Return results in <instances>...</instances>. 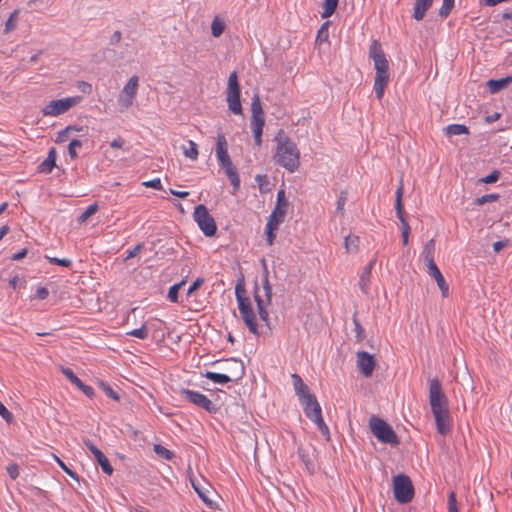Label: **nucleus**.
Segmentation results:
<instances>
[{
	"label": "nucleus",
	"instance_id": "obj_2",
	"mask_svg": "<svg viewBox=\"0 0 512 512\" xmlns=\"http://www.w3.org/2000/svg\"><path fill=\"white\" fill-rule=\"evenodd\" d=\"M369 57L373 60L376 70L374 90L377 99L381 100L389 83V62L378 40L372 41L369 47Z\"/></svg>",
	"mask_w": 512,
	"mask_h": 512
},
{
	"label": "nucleus",
	"instance_id": "obj_48",
	"mask_svg": "<svg viewBox=\"0 0 512 512\" xmlns=\"http://www.w3.org/2000/svg\"><path fill=\"white\" fill-rule=\"evenodd\" d=\"M264 125H265L264 114L263 115H252V117H251L252 130L258 129V128H259V130H263Z\"/></svg>",
	"mask_w": 512,
	"mask_h": 512
},
{
	"label": "nucleus",
	"instance_id": "obj_16",
	"mask_svg": "<svg viewBox=\"0 0 512 512\" xmlns=\"http://www.w3.org/2000/svg\"><path fill=\"white\" fill-rule=\"evenodd\" d=\"M356 358L357 367L361 374L365 377H370L376 366L374 356L366 351H358L356 353Z\"/></svg>",
	"mask_w": 512,
	"mask_h": 512
},
{
	"label": "nucleus",
	"instance_id": "obj_24",
	"mask_svg": "<svg viewBox=\"0 0 512 512\" xmlns=\"http://www.w3.org/2000/svg\"><path fill=\"white\" fill-rule=\"evenodd\" d=\"M433 0H415L413 8V18L417 21H421L426 12L431 8Z\"/></svg>",
	"mask_w": 512,
	"mask_h": 512
},
{
	"label": "nucleus",
	"instance_id": "obj_58",
	"mask_svg": "<svg viewBox=\"0 0 512 512\" xmlns=\"http://www.w3.org/2000/svg\"><path fill=\"white\" fill-rule=\"evenodd\" d=\"M500 177V172L498 170L492 171L489 175H487L485 178L481 179L483 183L491 184L498 181Z\"/></svg>",
	"mask_w": 512,
	"mask_h": 512
},
{
	"label": "nucleus",
	"instance_id": "obj_38",
	"mask_svg": "<svg viewBox=\"0 0 512 512\" xmlns=\"http://www.w3.org/2000/svg\"><path fill=\"white\" fill-rule=\"evenodd\" d=\"M153 450L159 457L165 460H172L174 458V453L160 444H155Z\"/></svg>",
	"mask_w": 512,
	"mask_h": 512
},
{
	"label": "nucleus",
	"instance_id": "obj_20",
	"mask_svg": "<svg viewBox=\"0 0 512 512\" xmlns=\"http://www.w3.org/2000/svg\"><path fill=\"white\" fill-rule=\"evenodd\" d=\"M428 269V273L431 277H433L441 291V294L444 298L449 296V285L446 282L444 276L442 275L441 271L437 267L436 263H431L430 265L426 266Z\"/></svg>",
	"mask_w": 512,
	"mask_h": 512
},
{
	"label": "nucleus",
	"instance_id": "obj_44",
	"mask_svg": "<svg viewBox=\"0 0 512 512\" xmlns=\"http://www.w3.org/2000/svg\"><path fill=\"white\" fill-rule=\"evenodd\" d=\"M353 323H354V326H355V333H356L355 337H356L357 341L364 340V338H365V330L362 327V325L359 322V320L357 319L356 314L353 316Z\"/></svg>",
	"mask_w": 512,
	"mask_h": 512
},
{
	"label": "nucleus",
	"instance_id": "obj_57",
	"mask_svg": "<svg viewBox=\"0 0 512 512\" xmlns=\"http://www.w3.org/2000/svg\"><path fill=\"white\" fill-rule=\"evenodd\" d=\"M0 416L7 422L11 423L13 421L12 413L2 404L0 401Z\"/></svg>",
	"mask_w": 512,
	"mask_h": 512
},
{
	"label": "nucleus",
	"instance_id": "obj_37",
	"mask_svg": "<svg viewBox=\"0 0 512 512\" xmlns=\"http://www.w3.org/2000/svg\"><path fill=\"white\" fill-rule=\"evenodd\" d=\"M204 376L207 379H209L215 383H219V384H225V383L229 382V377H227L226 374H224V373H216V372L208 371L204 374Z\"/></svg>",
	"mask_w": 512,
	"mask_h": 512
},
{
	"label": "nucleus",
	"instance_id": "obj_55",
	"mask_svg": "<svg viewBox=\"0 0 512 512\" xmlns=\"http://www.w3.org/2000/svg\"><path fill=\"white\" fill-rule=\"evenodd\" d=\"M100 386L108 397H110L116 401H118L120 399L118 393L116 391H114L110 385H108L104 382H101Z\"/></svg>",
	"mask_w": 512,
	"mask_h": 512
},
{
	"label": "nucleus",
	"instance_id": "obj_14",
	"mask_svg": "<svg viewBox=\"0 0 512 512\" xmlns=\"http://www.w3.org/2000/svg\"><path fill=\"white\" fill-rule=\"evenodd\" d=\"M287 207L288 201L285 196V191L283 189H280L277 193L276 206L271 215L269 216L268 221H271L276 225H280L284 221V218L286 216Z\"/></svg>",
	"mask_w": 512,
	"mask_h": 512
},
{
	"label": "nucleus",
	"instance_id": "obj_10",
	"mask_svg": "<svg viewBox=\"0 0 512 512\" xmlns=\"http://www.w3.org/2000/svg\"><path fill=\"white\" fill-rule=\"evenodd\" d=\"M80 100L81 97L79 96L53 100L41 109V113L43 116L55 117L66 113L72 107L76 106Z\"/></svg>",
	"mask_w": 512,
	"mask_h": 512
},
{
	"label": "nucleus",
	"instance_id": "obj_59",
	"mask_svg": "<svg viewBox=\"0 0 512 512\" xmlns=\"http://www.w3.org/2000/svg\"><path fill=\"white\" fill-rule=\"evenodd\" d=\"M448 512H458L457 501L454 492H451L448 497Z\"/></svg>",
	"mask_w": 512,
	"mask_h": 512
},
{
	"label": "nucleus",
	"instance_id": "obj_61",
	"mask_svg": "<svg viewBox=\"0 0 512 512\" xmlns=\"http://www.w3.org/2000/svg\"><path fill=\"white\" fill-rule=\"evenodd\" d=\"M204 283V279L203 278H197L193 283L192 285L189 287L188 291H187V295H191L193 294L198 288L201 287V285Z\"/></svg>",
	"mask_w": 512,
	"mask_h": 512
},
{
	"label": "nucleus",
	"instance_id": "obj_34",
	"mask_svg": "<svg viewBox=\"0 0 512 512\" xmlns=\"http://www.w3.org/2000/svg\"><path fill=\"white\" fill-rule=\"evenodd\" d=\"M18 16H19V10L18 9H15L10 14L9 18L7 19V21L5 23V29H4V33L5 34H8L11 31L16 29Z\"/></svg>",
	"mask_w": 512,
	"mask_h": 512
},
{
	"label": "nucleus",
	"instance_id": "obj_29",
	"mask_svg": "<svg viewBox=\"0 0 512 512\" xmlns=\"http://www.w3.org/2000/svg\"><path fill=\"white\" fill-rule=\"evenodd\" d=\"M434 252H435V241L434 239H430L424 246L423 249V257L425 260V264L430 265L431 263H435L434 261Z\"/></svg>",
	"mask_w": 512,
	"mask_h": 512
},
{
	"label": "nucleus",
	"instance_id": "obj_51",
	"mask_svg": "<svg viewBox=\"0 0 512 512\" xmlns=\"http://www.w3.org/2000/svg\"><path fill=\"white\" fill-rule=\"evenodd\" d=\"M316 414L314 413L313 416L311 418H309L311 421H313L316 425H317V428L321 427V426H324L326 423L324 422V419L322 417V409H321V406L320 405H317L316 407Z\"/></svg>",
	"mask_w": 512,
	"mask_h": 512
},
{
	"label": "nucleus",
	"instance_id": "obj_6",
	"mask_svg": "<svg viewBox=\"0 0 512 512\" xmlns=\"http://www.w3.org/2000/svg\"><path fill=\"white\" fill-rule=\"evenodd\" d=\"M263 265H264L263 290H264V294H265V299H263L259 295L257 287L255 290L254 299L257 304V310H258V314H259L261 321H263L265 323V325L268 327V329L271 330L267 306H269L272 301V287H271V284L268 279V269H267V266H266L264 260H263Z\"/></svg>",
	"mask_w": 512,
	"mask_h": 512
},
{
	"label": "nucleus",
	"instance_id": "obj_25",
	"mask_svg": "<svg viewBox=\"0 0 512 512\" xmlns=\"http://www.w3.org/2000/svg\"><path fill=\"white\" fill-rule=\"evenodd\" d=\"M56 158L57 152L54 147H52L49 152L47 158L38 166L37 170L40 173H50L53 168L56 166Z\"/></svg>",
	"mask_w": 512,
	"mask_h": 512
},
{
	"label": "nucleus",
	"instance_id": "obj_1",
	"mask_svg": "<svg viewBox=\"0 0 512 512\" xmlns=\"http://www.w3.org/2000/svg\"><path fill=\"white\" fill-rule=\"evenodd\" d=\"M274 140L276 142L275 162L291 173L298 170L300 151L296 143L282 129L278 131Z\"/></svg>",
	"mask_w": 512,
	"mask_h": 512
},
{
	"label": "nucleus",
	"instance_id": "obj_62",
	"mask_svg": "<svg viewBox=\"0 0 512 512\" xmlns=\"http://www.w3.org/2000/svg\"><path fill=\"white\" fill-rule=\"evenodd\" d=\"M7 473L12 479H16L19 475V467L17 464H11L7 467Z\"/></svg>",
	"mask_w": 512,
	"mask_h": 512
},
{
	"label": "nucleus",
	"instance_id": "obj_28",
	"mask_svg": "<svg viewBox=\"0 0 512 512\" xmlns=\"http://www.w3.org/2000/svg\"><path fill=\"white\" fill-rule=\"evenodd\" d=\"M512 83V76H507L498 80H489L487 85L492 93L499 92L500 90L506 88L509 84Z\"/></svg>",
	"mask_w": 512,
	"mask_h": 512
},
{
	"label": "nucleus",
	"instance_id": "obj_46",
	"mask_svg": "<svg viewBox=\"0 0 512 512\" xmlns=\"http://www.w3.org/2000/svg\"><path fill=\"white\" fill-rule=\"evenodd\" d=\"M82 146V142L78 139H73L68 146V153L71 159H77L78 154L76 152V148H80Z\"/></svg>",
	"mask_w": 512,
	"mask_h": 512
},
{
	"label": "nucleus",
	"instance_id": "obj_52",
	"mask_svg": "<svg viewBox=\"0 0 512 512\" xmlns=\"http://www.w3.org/2000/svg\"><path fill=\"white\" fill-rule=\"evenodd\" d=\"M316 414L314 413L313 416L311 418H309L311 421H313L316 425H317V428L321 427V426H324L326 423L324 422V419L322 417V409H321V406L320 405H317L316 407Z\"/></svg>",
	"mask_w": 512,
	"mask_h": 512
},
{
	"label": "nucleus",
	"instance_id": "obj_33",
	"mask_svg": "<svg viewBox=\"0 0 512 512\" xmlns=\"http://www.w3.org/2000/svg\"><path fill=\"white\" fill-rule=\"evenodd\" d=\"M338 2H339V0H324V2L322 4V7H323V11L321 14L322 18H328V17L332 16L337 8Z\"/></svg>",
	"mask_w": 512,
	"mask_h": 512
},
{
	"label": "nucleus",
	"instance_id": "obj_63",
	"mask_svg": "<svg viewBox=\"0 0 512 512\" xmlns=\"http://www.w3.org/2000/svg\"><path fill=\"white\" fill-rule=\"evenodd\" d=\"M409 235H410V226H409V224H405L404 227H402V242H403V245H407L408 244Z\"/></svg>",
	"mask_w": 512,
	"mask_h": 512
},
{
	"label": "nucleus",
	"instance_id": "obj_35",
	"mask_svg": "<svg viewBox=\"0 0 512 512\" xmlns=\"http://www.w3.org/2000/svg\"><path fill=\"white\" fill-rule=\"evenodd\" d=\"M224 29H225L224 21H222L218 17H215L211 24V33H212L213 37H216V38L220 37L223 34Z\"/></svg>",
	"mask_w": 512,
	"mask_h": 512
},
{
	"label": "nucleus",
	"instance_id": "obj_53",
	"mask_svg": "<svg viewBox=\"0 0 512 512\" xmlns=\"http://www.w3.org/2000/svg\"><path fill=\"white\" fill-rule=\"evenodd\" d=\"M130 336L139 338V339H146L148 337V330L145 325L138 329H134L127 333Z\"/></svg>",
	"mask_w": 512,
	"mask_h": 512
},
{
	"label": "nucleus",
	"instance_id": "obj_45",
	"mask_svg": "<svg viewBox=\"0 0 512 512\" xmlns=\"http://www.w3.org/2000/svg\"><path fill=\"white\" fill-rule=\"evenodd\" d=\"M454 7V0H443L442 7L439 10L441 17H447Z\"/></svg>",
	"mask_w": 512,
	"mask_h": 512
},
{
	"label": "nucleus",
	"instance_id": "obj_11",
	"mask_svg": "<svg viewBox=\"0 0 512 512\" xmlns=\"http://www.w3.org/2000/svg\"><path fill=\"white\" fill-rule=\"evenodd\" d=\"M429 402L432 412L448 409V399L438 379L429 382Z\"/></svg>",
	"mask_w": 512,
	"mask_h": 512
},
{
	"label": "nucleus",
	"instance_id": "obj_64",
	"mask_svg": "<svg viewBox=\"0 0 512 512\" xmlns=\"http://www.w3.org/2000/svg\"><path fill=\"white\" fill-rule=\"evenodd\" d=\"M78 388L88 397H92L94 394L93 388L91 386L85 385L83 382L82 385L78 386Z\"/></svg>",
	"mask_w": 512,
	"mask_h": 512
},
{
	"label": "nucleus",
	"instance_id": "obj_43",
	"mask_svg": "<svg viewBox=\"0 0 512 512\" xmlns=\"http://www.w3.org/2000/svg\"><path fill=\"white\" fill-rule=\"evenodd\" d=\"M55 461L57 462V464L60 466V468L67 474L69 475L71 478H73L74 480H76L77 482H79V477L78 475L72 471L70 468H68L66 466V464L59 458L57 457L56 455H53Z\"/></svg>",
	"mask_w": 512,
	"mask_h": 512
},
{
	"label": "nucleus",
	"instance_id": "obj_5",
	"mask_svg": "<svg viewBox=\"0 0 512 512\" xmlns=\"http://www.w3.org/2000/svg\"><path fill=\"white\" fill-rule=\"evenodd\" d=\"M369 428L372 434L382 443L391 446H398L400 440L392 427L383 419L377 416H371L369 419Z\"/></svg>",
	"mask_w": 512,
	"mask_h": 512
},
{
	"label": "nucleus",
	"instance_id": "obj_7",
	"mask_svg": "<svg viewBox=\"0 0 512 512\" xmlns=\"http://www.w3.org/2000/svg\"><path fill=\"white\" fill-rule=\"evenodd\" d=\"M393 492L395 499L402 504L409 503L414 496V487L411 479L404 474L393 478Z\"/></svg>",
	"mask_w": 512,
	"mask_h": 512
},
{
	"label": "nucleus",
	"instance_id": "obj_54",
	"mask_svg": "<svg viewBox=\"0 0 512 512\" xmlns=\"http://www.w3.org/2000/svg\"><path fill=\"white\" fill-rule=\"evenodd\" d=\"M346 201H347V192L346 191H341L340 192V195L338 197V201H337V212H339L342 216L344 215V206L346 204Z\"/></svg>",
	"mask_w": 512,
	"mask_h": 512
},
{
	"label": "nucleus",
	"instance_id": "obj_12",
	"mask_svg": "<svg viewBox=\"0 0 512 512\" xmlns=\"http://www.w3.org/2000/svg\"><path fill=\"white\" fill-rule=\"evenodd\" d=\"M139 78L137 76H132L118 97V103L122 109H128L132 106L134 98L137 94L138 90Z\"/></svg>",
	"mask_w": 512,
	"mask_h": 512
},
{
	"label": "nucleus",
	"instance_id": "obj_8",
	"mask_svg": "<svg viewBox=\"0 0 512 512\" xmlns=\"http://www.w3.org/2000/svg\"><path fill=\"white\" fill-rule=\"evenodd\" d=\"M229 110L236 114L242 115V105L240 101V86L238 83L237 72L233 71L228 78L227 96Z\"/></svg>",
	"mask_w": 512,
	"mask_h": 512
},
{
	"label": "nucleus",
	"instance_id": "obj_39",
	"mask_svg": "<svg viewBox=\"0 0 512 512\" xmlns=\"http://www.w3.org/2000/svg\"><path fill=\"white\" fill-rule=\"evenodd\" d=\"M251 112H252V115H263L264 114L260 96L258 93H255L254 96L252 97Z\"/></svg>",
	"mask_w": 512,
	"mask_h": 512
},
{
	"label": "nucleus",
	"instance_id": "obj_50",
	"mask_svg": "<svg viewBox=\"0 0 512 512\" xmlns=\"http://www.w3.org/2000/svg\"><path fill=\"white\" fill-rule=\"evenodd\" d=\"M62 373L70 380V382L77 387L82 385V381L74 374L70 368H62Z\"/></svg>",
	"mask_w": 512,
	"mask_h": 512
},
{
	"label": "nucleus",
	"instance_id": "obj_21",
	"mask_svg": "<svg viewBox=\"0 0 512 512\" xmlns=\"http://www.w3.org/2000/svg\"><path fill=\"white\" fill-rule=\"evenodd\" d=\"M298 454L305 465V468L309 474H313L315 471V463H314V457H315V449L312 446L307 447H299L298 448Z\"/></svg>",
	"mask_w": 512,
	"mask_h": 512
},
{
	"label": "nucleus",
	"instance_id": "obj_42",
	"mask_svg": "<svg viewBox=\"0 0 512 512\" xmlns=\"http://www.w3.org/2000/svg\"><path fill=\"white\" fill-rule=\"evenodd\" d=\"M279 225H276L275 223H272L271 221H268L266 224V235H267V242L269 245H272L274 242V239L276 237L274 231L278 229Z\"/></svg>",
	"mask_w": 512,
	"mask_h": 512
},
{
	"label": "nucleus",
	"instance_id": "obj_13",
	"mask_svg": "<svg viewBox=\"0 0 512 512\" xmlns=\"http://www.w3.org/2000/svg\"><path fill=\"white\" fill-rule=\"evenodd\" d=\"M180 393L189 402L204 409L205 411H207L209 413H215L217 411V408L213 404V402L209 398H207L206 395H204L200 392L183 388V389H181Z\"/></svg>",
	"mask_w": 512,
	"mask_h": 512
},
{
	"label": "nucleus",
	"instance_id": "obj_26",
	"mask_svg": "<svg viewBox=\"0 0 512 512\" xmlns=\"http://www.w3.org/2000/svg\"><path fill=\"white\" fill-rule=\"evenodd\" d=\"M376 259L371 260L368 265L364 268V271L362 272L360 279H359V287L360 290L364 294H368L369 290V283H370V275L371 271L375 265Z\"/></svg>",
	"mask_w": 512,
	"mask_h": 512
},
{
	"label": "nucleus",
	"instance_id": "obj_47",
	"mask_svg": "<svg viewBox=\"0 0 512 512\" xmlns=\"http://www.w3.org/2000/svg\"><path fill=\"white\" fill-rule=\"evenodd\" d=\"M328 23H324L321 28L318 30L317 36H316V42L317 43H323L328 41L329 32L327 28Z\"/></svg>",
	"mask_w": 512,
	"mask_h": 512
},
{
	"label": "nucleus",
	"instance_id": "obj_9",
	"mask_svg": "<svg viewBox=\"0 0 512 512\" xmlns=\"http://www.w3.org/2000/svg\"><path fill=\"white\" fill-rule=\"evenodd\" d=\"M194 220L205 236L211 237L216 234L217 226L214 218L209 214L207 207L200 204L194 209Z\"/></svg>",
	"mask_w": 512,
	"mask_h": 512
},
{
	"label": "nucleus",
	"instance_id": "obj_23",
	"mask_svg": "<svg viewBox=\"0 0 512 512\" xmlns=\"http://www.w3.org/2000/svg\"><path fill=\"white\" fill-rule=\"evenodd\" d=\"M291 378L293 381L294 390L300 401L306 399L307 396H314L310 393L308 386L303 382L302 378L298 374H292Z\"/></svg>",
	"mask_w": 512,
	"mask_h": 512
},
{
	"label": "nucleus",
	"instance_id": "obj_41",
	"mask_svg": "<svg viewBox=\"0 0 512 512\" xmlns=\"http://www.w3.org/2000/svg\"><path fill=\"white\" fill-rule=\"evenodd\" d=\"M98 210V205L97 204H92V205H89L86 210L79 216L78 218V221L79 223H84L86 222L89 217H91L92 215H94Z\"/></svg>",
	"mask_w": 512,
	"mask_h": 512
},
{
	"label": "nucleus",
	"instance_id": "obj_27",
	"mask_svg": "<svg viewBox=\"0 0 512 512\" xmlns=\"http://www.w3.org/2000/svg\"><path fill=\"white\" fill-rule=\"evenodd\" d=\"M300 402L303 406L304 413L308 418H311L314 412L316 413V407L317 405H320L316 396H307L306 399H303Z\"/></svg>",
	"mask_w": 512,
	"mask_h": 512
},
{
	"label": "nucleus",
	"instance_id": "obj_56",
	"mask_svg": "<svg viewBox=\"0 0 512 512\" xmlns=\"http://www.w3.org/2000/svg\"><path fill=\"white\" fill-rule=\"evenodd\" d=\"M48 260L51 264L59 265V266H63V267H70L72 265L71 260L65 259V258L60 259V258H56V257H48Z\"/></svg>",
	"mask_w": 512,
	"mask_h": 512
},
{
	"label": "nucleus",
	"instance_id": "obj_18",
	"mask_svg": "<svg viewBox=\"0 0 512 512\" xmlns=\"http://www.w3.org/2000/svg\"><path fill=\"white\" fill-rule=\"evenodd\" d=\"M190 482L192 487L194 488L195 492L198 494V496L201 498V500L210 508L213 507V502L208 498V493L212 489L211 485L206 482L204 479H196L193 477H190Z\"/></svg>",
	"mask_w": 512,
	"mask_h": 512
},
{
	"label": "nucleus",
	"instance_id": "obj_40",
	"mask_svg": "<svg viewBox=\"0 0 512 512\" xmlns=\"http://www.w3.org/2000/svg\"><path fill=\"white\" fill-rule=\"evenodd\" d=\"M184 284H185V280H182L180 283H177L170 287L167 297L171 302H173V303L178 302V292Z\"/></svg>",
	"mask_w": 512,
	"mask_h": 512
},
{
	"label": "nucleus",
	"instance_id": "obj_30",
	"mask_svg": "<svg viewBox=\"0 0 512 512\" xmlns=\"http://www.w3.org/2000/svg\"><path fill=\"white\" fill-rule=\"evenodd\" d=\"M181 149L183 151L184 156L189 158L190 160L196 161L198 159V146L194 141L189 140L188 147L183 145Z\"/></svg>",
	"mask_w": 512,
	"mask_h": 512
},
{
	"label": "nucleus",
	"instance_id": "obj_22",
	"mask_svg": "<svg viewBox=\"0 0 512 512\" xmlns=\"http://www.w3.org/2000/svg\"><path fill=\"white\" fill-rule=\"evenodd\" d=\"M403 190H404V186H403V182L401 180L400 184L396 190L395 209H396L397 218L400 220L402 227H404L405 224H408L407 219H406V214L404 211L403 202H402Z\"/></svg>",
	"mask_w": 512,
	"mask_h": 512
},
{
	"label": "nucleus",
	"instance_id": "obj_60",
	"mask_svg": "<svg viewBox=\"0 0 512 512\" xmlns=\"http://www.w3.org/2000/svg\"><path fill=\"white\" fill-rule=\"evenodd\" d=\"M143 185L145 187L154 188V189H157V190H161L162 189L161 180L159 178H155V179L146 181V182L143 183Z\"/></svg>",
	"mask_w": 512,
	"mask_h": 512
},
{
	"label": "nucleus",
	"instance_id": "obj_32",
	"mask_svg": "<svg viewBox=\"0 0 512 512\" xmlns=\"http://www.w3.org/2000/svg\"><path fill=\"white\" fill-rule=\"evenodd\" d=\"M445 133L448 136H455L461 134H469V129L467 126L462 124H451L448 125L445 129Z\"/></svg>",
	"mask_w": 512,
	"mask_h": 512
},
{
	"label": "nucleus",
	"instance_id": "obj_4",
	"mask_svg": "<svg viewBox=\"0 0 512 512\" xmlns=\"http://www.w3.org/2000/svg\"><path fill=\"white\" fill-rule=\"evenodd\" d=\"M245 292L246 290L244 285L242 283H237L235 287V294L241 317L249 331L255 335H259L256 316L249 298L244 296Z\"/></svg>",
	"mask_w": 512,
	"mask_h": 512
},
{
	"label": "nucleus",
	"instance_id": "obj_31",
	"mask_svg": "<svg viewBox=\"0 0 512 512\" xmlns=\"http://www.w3.org/2000/svg\"><path fill=\"white\" fill-rule=\"evenodd\" d=\"M82 130H83L82 127H77V126H74V125H69L65 129H63V130L58 132V135H57V138H56V142L57 143L65 142V141H67L69 139L71 133L79 132V131H82Z\"/></svg>",
	"mask_w": 512,
	"mask_h": 512
},
{
	"label": "nucleus",
	"instance_id": "obj_49",
	"mask_svg": "<svg viewBox=\"0 0 512 512\" xmlns=\"http://www.w3.org/2000/svg\"><path fill=\"white\" fill-rule=\"evenodd\" d=\"M499 197L500 196L498 194H485L481 197L476 198L475 203L477 205H484L486 203L497 201Z\"/></svg>",
	"mask_w": 512,
	"mask_h": 512
},
{
	"label": "nucleus",
	"instance_id": "obj_36",
	"mask_svg": "<svg viewBox=\"0 0 512 512\" xmlns=\"http://www.w3.org/2000/svg\"><path fill=\"white\" fill-rule=\"evenodd\" d=\"M360 239L355 235H348L345 237V248L347 252H357Z\"/></svg>",
	"mask_w": 512,
	"mask_h": 512
},
{
	"label": "nucleus",
	"instance_id": "obj_3",
	"mask_svg": "<svg viewBox=\"0 0 512 512\" xmlns=\"http://www.w3.org/2000/svg\"><path fill=\"white\" fill-rule=\"evenodd\" d=\"M228 143L223 133L217 136L216 156L220 166L225 170L233 188L236 192L240 187V179L236 168L233 166L231 158L228 154Z\"/></svg>",
	"mask_w": 512,
	"mask_h": 512
},
{
	"label": "nucleus",
	"instance_id": "obj_15",
	"mask_svg": "<svg viewBox=\"0 0 512 512\" xmlns=\"http://www.w3.org/2000/svg\"><path fill=\"white\" fill-rule=\"evenodd\" d=\"M224 374L229 377V382L238 381L245 375V366L240 359L230 358L226 360V365L223 368Z\"/></svg>",
	"mask_w": 512,
	"mask_h": 512
},
{
	"label": "nucleus",
	"instance_id": "obj_17",
	"mask_svg": "<svg viewBox=\"0 0 512 512\" xmlns=\"http://www.w3.org/2000/svg\"><path fill=\"white\" fill-rule=\"evenodd\" d=\"M85 446L95 456L98 464L101 466L104 473L111 475L113 473V467L110 464L108 458L104 453L99 450L89 439L84 440Z\"/></svg>",
	"mask_w": 512,
	"mask_h": 512
},
{
	"label": "nucleus",
	"instance_id": "obj_19",
	"mask_svg": "<svg viewBox=\"0 0 512 512\" xmlns=\"http://www.w3.org/2000/svg\"><path fill=\"white\" fill-rule=\"evenodd\" d=\"M432 413L435 418L438 433H440L441 435H447L451 430V418L449 414V408Z\"/></svg>",
	"mask_w": 512,
	"mask_h": 512
}]
</instances>
